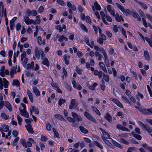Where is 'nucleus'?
Wrapping results in <instances>:
<instances>
[{
  "label": "nucleus",
  "mask_w": 152,
  "mask_h": 152,
  "mask_svg": "<svg viewBox=\"0 0 152 152\" xmlns=\"http://www.w3.org/2000/svg\"><path fill=\"white\" fill-rule=\"evenodd\" d=\"M104 118L109 122H111L112 121V117L109 113H107L104 116Z\"/></svg>",
  "instance_id": "18"
},
{
  "label": "nucleus",
  "mask_w": 152,
  "mask_h": 152,
  "mask_svg": "<svg viewBox=\"0 0 152 152\" xmlns=\"http://www.w3.org/2000/svg\"><path fill=\"white\" fill-rule=\"evenodd\" d=\"M145 39L146 41L150 45V46L152 48V41H151V39L147 37H145Z\"/></svg>",
  "instance_id": "44"
},
{
  "label": "nucleus",
  "mask_w": 152,
  "mask_h": 152,
  "mask_svg": "<svg viewBox=\"0 0 152 152\" xmlns=\"http://www.w3.org/2000/svg\"><path fill=\"white\" fill-rule=\"evenodd\" d=\"M103 79L106 82H108L109 81V77L108 75L104 74L103 76Z\"/></svg>",
  "instance_id": "46"
},
{
  "label": "nucleus",
  "mask_w": 152,
  "mask_h": 152,
  "mask_svg": "<svg viewBox=\"0 0 152 152\" xmlns=\"http://www.w3.org/2000/svg\"><path fill=\"white\" fill-rule=\"evenodd\" d=\"M24 20L27 25L33 23L36 25L40 23L41 19L40 18L37 19L34 21L32 19H30L28 16H24Z\"/></svg>",
  "instance_id": "1"
},
{
  "label": "nucleus",
  "mask_w": 152,
  "mask_h": 152,
  "mask_svg": "<svg viewBox=\"0 0 152 152\" xmlns=\"http://www.w3.org/2000/svg\"><path fill=\"white\" fill-rule=\"evenodd\" d=\"M44 7L42 6H41L39 8L38 10V12L39 13H42L44 11Z\"/></svg>",
  "instance_id": "63"
},
{
  "label": "nucleus",
  "mask_w": 152,
  "mask_h": 152,
  "mask_svg": "<svg viewBox=\"0 0 152 152\" xmlns=\"http://www.w3.org/2000/svg\"><path fill=\"white\" fill-rule=\"evenodd\" d=\"M5 106L10 111H12V108L10 103L7 101H5Z\"/></svg>",
  "instance_id": "22"
},
{
  "label": "nucleus",
  "mask_w": 152,
  "mask_h": 152,
  "mask_svg": "<svg viewBox=\"0 0 152 152\" xmlns=\"http://www.w3.org/2000/svg\"><path fill=\"white\" fill-rule=\"evenodd\" d=\"M80 129L81 132L85 134H87L88 133V131L84 127L80 126L79 127Z\"/></svg>",
  "instance_id": "23"
},
{
  "label": "nucleus",
  "mask_w": 152,
  "mask_h": 152,
  "mask_svg": "<svg viewBox=\"0 0 152 152\" xmlns=\"http://www.w3.org/2000/svg\"><path fill=\"white\" fill-rule=\"evenodd\" d=\"M75 70L78 74L81 75L82 73V70L78 68V66H76Z\"/></svg>",
  "instance_id": "51"
},
{
  "label": "nucleus",
  "mask_w": 152,
  "mask_h": 152,
  "mask_svg": "<svg viewBox=\"0 0 152 152\" xmlns=\"http://www.w3.org/2000/svg\"><path fill=\"white\" fill-rule=\"evenodd\" d=\"M112 29L115 33H117L118 31V27L116 25H113V26Z\"/></svg>",
  "instance_id": "49"
},
{
  "label": "nucleus",
  "mask_w": 152,
  "mask_h": 152,
  "mask_svg": "<svg viewBox=\"0 0 152 152\" xmlns=\"http://www.w3.org/2000/svg\"><path fill=\"white\" fill-rule=\"evenodd\" d=\"M84 41L86 42V44L89 46L91 48H92L93 47L91 46L89 42V39L88 37H85L84 39Z\"/></svg>",
  "instance_id": "34"
},
{
  "label": "nucleus",
  "mask_w": 152,
  "mask_h": 152,
  "mask_svg": "<svg viewBox=\"0 0 152 152\" xmlns=\"http://www.w3.org/2000/svg\"><path fill=\"white\" fill-rule=\"evenodd\" d=\"M99 65L101 69H102L106 73H107V69L106 68L105 66L104 63L102 62H99Z\"/></svg>",
  "instance_id": "15"
},
{
  "label": "nucleus",
  "mask_w": 152,
  "mask_h": 152,
  "mask_svg": "<svg viewBox=\"0 0 152 152\" xmlns=\"http://www.w3.org/2000/svg\"><path fill=\"white\" fill-rule=\"evenodd\" d=\"M98 84L96 83H94L92 85H91L89 87V88L91 90H94L95 89V88L96 86Z\"/></svg>",
  "instance_id": "41"
},
{
  "label": "nucleus",
  "mask_w": 152,
  "mask_h": 152,
  "mask_svg": "<svg viewBox=\"0 0 152 152\" xmlns=\"http://www.w3.org/2000/svg\"><path fill=\"white\" fill-rule=\"evenodd\" d=\"M80 27L83 30L87 32L88 29L83 24H81L80 25Z\"/></svg>",
  "instance_id": "58"
},
{
  "label": "nucleus",
  "mask_w": 152,
  "mask_h": 152,
  "mask_svg": "<svg viewBox=\"0 0 152 152\" xmlns=\"http://www.w3.org/2000/svg\"><path fill=\"white\" fill-rule=\"evenodd\" d=\"M103 56L104 58V62L106 65L108 67H110V64L109 61L108 59L107 58V54L106 53H104Z\"/></svg>",
  "instance_id": "13"
},
{
  "label": "nucleus",
  "mask_w": 152,
  "mask_h": 152,
  "mask_svg": "<svg viewBox=\"0 0 152 152\" xmlns=\"http://www.w3.org/2000/svg\"><path fill=\"white\" fill-rule=\"evenodd\" d=\"M94 6L96 7V9L97 10H100L101 7L98 4L97 2L96 1L94 2Z\"/></svg>",
  "instance_id": "36"
},
{
  "label": "nucleus",
  "mask_w": 152,
  "mask_h": 152,
  "mask_svg": "<svg viewBox=\"0 0 152 152\" xmlns=\"http://www.w3.org/2000/svg\"><path fill=\"white\" fill-rule=\"evenodd\" d=\"M138 122L139 124V126L141 127L142 130H145L148 126L146 124H145L142 122L140 121H138Z\"/></svg>",
  "instance_id": "19"
},
{
  "label": "nucleus",
  "mask_w": 152,
  "mask_h": 152,
  "mask_svg": "<svg viewBox=\"0 0 152 152\" xmlns=\"http://www.w3.org/2000/svg\"><path fill=\"white\" fill-rule=\"evenodd\" d=\"M39 145L41 150H42L45 148V145L42 142H40Z\"/></svg>",
  "instance_id": "62"
},
{
  "label": "nucleus",
  "mask_w": 152,
  "mask_h": 152,
  "mask_svg": "<svg viewBox=\"0 0 152 152\" xmlns=\"http://www.w3.org/2000/svg\"><path fill=\"white\" fill-rule=\"evenodd\" d=\"M43 60L42 62V64L44 65H46L48 67L49 66L50 64L47 58H45Z\"/></svg>",
  "instance_id": "28"
},
{
  "label": "nucleus",
  "mask_w": 152,
  "mask_h": 152,
  "mask_svg": "<svg viewBox=\"0 0 152 152\" xmlns=\"http://www.w3.org/2000/svg\"><path fill=\"white\" fill-rule=\"evenodd\" d=\"M54 117L62 121H66V120L60 114H56L55 115Z\"/></svg>",
  "instance_id": "25"
},
{
  "label": "nucleus",
  "mask_w": 152,
  "mask_h": 152,
  "mask_svg": "<svg viewBox=\"0 0 152 152\" xmlns=\"http://www.w3.org/2000/svg\"><path fill=\"white\" fill-rule=\"evenodd\" d=\"M46 128L49 131H50L51 129V126L49 123H47L46 124Z\"/></svg>",
  "instance_id": "50"
},
{
  "label": "nucleus",
  "mask_w": 152,
  "mask_h": 152,
  "mask_svg": "<svg viewBox=\"0 0 152 152\" xmlns=\"http://www.w3.org/2000/svg\"><path fill=\"white\" fill-rule=\"evenodd\" d=\"M144 54L145 59L147 61H150V58L148 52L147 50H145L144 52Z\"/></svg>",
  "instance_id": "20"
},
{
  "label": "nucleus",
  "mask_w": 152,
  "mask_h": 152,
  "mask_svg": "<svg viewBox=\"0 0 152 152\" xmlns=\"http://www.w3.org/2000/svg\"><path fill=\"white\" fill-rule=\"evenodd\" d=\"M57 2L58 4L62 6L64 5V2L62 0H57Z\"/></svg>",
  "instance_id": "53"
},
{
  "label": "nucleus",
  "mask_w": 152,
  "mask_h": 152,
  "mask_svg": "<svg viewBox=\"0 0 152 152\" xmlns=\"http://www.w3.org/2000/svg\"><path fill=\"white\" fill-rule=\"evenodd\" d=\"M26 52L25 51H23L21 55V61H22L24 58H26Z\"/></svg>",
  "instance_id": "43"
},
{
  "label": "nucleus",
  "mask_w": 152,
  "mask_h": 152,
  "mask_svg": "<svg viewBox=\"0 0 152 152\" xmlns=\"http://www.w3.org/2000/svg\"><path fill=\"white\" fill-rule=\"evenodd\" d=\"M17 68V66H13L11 68L10 70V73L14 74L15 73Z\"/></svg>",
  "instance_id": "38"
},
{
  "label": "nucleus",
  "mask_w": 152,
  "mask_h": 152,
  "mask_svg": "<svg viewBox=\"0 0 152 152\" xmlns=\"http://www.w3.org/2000/svg\"><path fill=\"white\" fill-rule=\"evenodd\" d=\"M1 116L2 118H4L5 120H7L9 117V115H6L4 113H2L1 114Z\"/></svg>",
  "instance_id": "31"
},
{
  "label": "nucleus",
  "mask_w": 152,
  "mask_h": 152,
  "mask_svg": "<svg viewBox=\"0 0 152 152\" xmlns=\"http://www.w3.org/2000/svg\"><path fill=\"white\" fill-rule=\"evenodd\" d=\"M120 141L122 143L126 145H129V142L128 141L125 140L123 138L121 137L119 139Z\"/></svg>",
  "instance_id": "35"
},
{
  "label": "nucleus",
  "mask_w": 152,
  "mask_h": 152,
  "mask_svg": "<svg viewBox=\"0 0 152 152\" xmlns=\"http://www.w3.org/2000/svg\"><path fill=\"white\" fill-rule=\"evenodd\" d=\"M142 113L146 115H151L152 114V108L148 109L143 108Z\"/></svg>",
  "instance_id": "8"
},
{
  "label": "nucleus",
  "mask_w": 152,
  "mask_h": 152,
  "mask_svg": "<svg viewBox=\"0 0 152 152\" xmlns=\"http://www.w3.org/2000/svg\"><path fill=\"white\" fill-rule=\"evenodd\" d=\"M21 105L23 108V109H22L20 107L19 108V110L21 114L25 117L28 118L29 114L26 110V105L23 103H21Z\"/></svg>",
  "instance_id": "2"
},
{
  "label": "nucleus",
  "mask_w": 152,
  "mask_h": 152,
  "mask_svg": "<svg viewBox=\"0 0 152 152\" xmlns=\"http://www.w3.org/2000/svg\"><path fill=\"white\" fill-rule=\"evenodd\" d=\"M71 114L72 116L74 118H77L78 116V115L77 113L73 112H72L71 113Z\"/></svg>",
  "instance_id": "61"
},
{
  "label": "nucleus",
  "mask_w": 152,
  "mask_h": 152,
  "mask_svg": "<svg viewBox=\"0 0 152 152\" xmlns=\"http://www.w3.org/2000/svg\"><path fill=\"white\" fill-rule=\"evenodd\" d=\"M48 140V138L45 136L42 135L41 137V140L42 141H45L46 140Z\"/></svg>",
  "instance_id": "57"
},
{
  "label": "nucleus",
  "mask_w": 152,
  "mask_h": 152,
  "mask_svg": "<svg viewBox=\"0 0 152 152\" xmlns=\"http://www.w3.org/2000/svg\"><path fill=\"white\" fill-rule=\"evenodd\" d=\"M4 10V5L3 2L1 1L0 2V16L2 17L3 16Z\"/></svg>",
  "instance_id": "17"
},
{
  "label": "nucleus",
  "mask_w": 152,
  "mask_h": 152,
  "mask_svg": "<svg viewBox=\"0 0 152 152\" xmlns=\"http://www.w3.org/2000/svg\"><path fill=\"white\" fill-rule=\"evenodd\" d=\"M25 127L28 132L31 134L34 133V132L33 130L31 124H28L25 125Z\"/></svg>",
  "instance_id": "10"
},
{
  "label": "nucleus",
  "mask_w": 152,
  "mask_h": 152,
  "mask_svg": "<svg viewBox=\"0 0 152 152\" xmlns=\"http://www.w3.org/2000/svg\"><path fill=\"white\" fill-rule=\"evenodd\" d=\"M1 129H2V131H3L5 132H7L9 130V127L7 125H3L2 126V127Z\"/></svg>",
  "instance_id": "26"
},
{
  "label": "nucleus",
  "mask_w": 152,
  "mask_h": 152,
  "mask_svg": "<svg viewBox=\"0 0 152 152\" xmlns=\"http://www.w3.org/2000/svg\"><path fill=\"white\" fill-rule=\"evenodd\" d=\"M110 100L113 101L115 104L118 107L123 108V106L122 104L117 99L113 98H110Z\"/></svg>",
  "instance_id": "7"
},
{
  "label": "nucleus",
  "mask_w": 152,
  "mask_h": 152,
  "mask_svg": "<svg viewBox=\"0 0 152 152\" xmlns=\"http://www.w3.org/2000/svg\"><path fill=\"white\" fill-rule=\"evenodd\" d=\"M86 20L87 22L88 23L90 24H91V19L90 17L88 16H87L86 17Z\"/></svg>",
  "instance_id": "55"
},
{
  "label": "nucleus",
  "mask_w": 152,
  "mask_h": 152,
  "mask_svg": "<svg viewBox=\"0 0 152 152\" xmlns=\"http://www.w3.org/2000/svg\"><path fill=\"white\" fill-rule=\"evenodd\" d=\"M12 85H15L17 86H19L20 84L18 80H14L13 81Z\"/></svg>",
  "instance_id": "37"
},
{
  "label": "nucleus",
  "mask_w": 152,
  "mask_h": 152,
  "mask_svg": "<svg viewBox=\"0 0 152 152\" xmlns=\"http://www.w3.org/2000/svg\"><path fill=\"white\" fill-rule=\"evenodd\" d=\"M92 109L96 114L99 115H101V113L100 111L96 107L94 106H92Z\"/></svg>",
  "instance_id": "30"
},
{
  "label": "nucleus",
  "mask_w": 152,
  "mask_h": 152,
  "mask_svg": "<svg viewBox=\"0 0 152 152\" xmlns=\"http://www.w3.org/2000/svg\"><path fill=\"white\" fill-rule=\"evenodd\" d=\"M135 132L137 133L136 134L134 132H131V134L135 138L138 140H140L142 139V137L139 134L141 133V131L140 129L139 128H136L135 129Z\"/></svg>",
  "instance_id": "3"
},
{
  "label": "nucleus",
  "mask_w": 152,
  "mask_h": 152,
  "mask_svg": "<svg viewBox=\"0 0 152 152\" xmlns=\"http://www.w3.org/2000/svg\"><path fill=\"white\" fill-rule=\"evenodd\" d=\"M84 115L88 119L95 123H96V120L89 113L86 111H85L84 113Z\"/></svg>",
  "instance_id": "6"
},
{
  "label": "nucleus",
  "mask_w": 152,
  "mask_h": 152,
  "mask_svg": "<svg viewBox=\"0 0 152 152\" xmlns=\"http://www.w3.org/2000/svg\"><path fill=\"white\" fill-rule=\"evenodd\" d=\"M34 62L33 61H31L30 64L28 63L27 64L26 69H33L34 66Z\"/></svg>",
  "instance_id": "24"
},
{
  "label": "nucleus",
  "mask_w": 152,
  "mask_h": 152,
  "mask_svg": "<svg viewBox=\"0 0 152 152\" xmlns=\"http://www.w3.org/2000/svg\"><path fill=\"white\" fill-rule=\"evenodd\" d=\"M27 94L30 101L31 103H33V98L32 93L31 91L28 89H27Z\"/></svg>",
  "instance_id": "12"
},
{
  "label": "nucleus",
  "mask_w": 152,
  "mask_h": 152,
  "mask_svg": "<svg viewBox=\"0 0 152 152\" xmlns=\"http://www.w3.org/2000/svg\"><path fill=\"white\" fill-rule=\"evenodd\" d=\"M149 133L151 134L152 132V129L151 127H149L148 126L145 129Z\"/></svg>",
  "instance_id": "54"
},
{
  "label": "nucleus",
  "mask_w": 152,
  "mask_h": 152,
  "mask_svg": "<svg viewBox=\"0 0 152 152\" xmlns=\"http://www.w3.org/2000/svg\"><path fill=\"white\" fill-rule=\"evenodd\" d=\"M40 54L41 55V58L42 60L44 59V58L45 56V54L44 53L43 51L41 50H40Z\"/></svg>",
  "instance_id": "56"
},
{
  "label": "nucleus",
  "mask_w": 152,
  "mask_h": 152,
  "mask_svg": "<svg viewBox=\"0 0 152 152\" xmlns=\"http://www.w3.org/2000/svg\"><path fill=\"white\" fill-rule=\"evenodd\" d=\"M33 92L36 96H38L40 95V92L38 89L36 87L33 88Z\"/></svg>",
  "instance_id": "21"
},
{
  "label": "nucleus",
  "mask_w": 152,
  "mask_h": 152,
  "mask_svg": "<svg viewBox=\"0 0 152 152\" xmlns=\"http://www.w3.org/2000/svg\"><path fill=\"white\" fill-rule=\"evenodd\" d=\"M138 3L143 8V9L146 10L147 9L148 7L147 6L146 4L145 3L143 2H138Z\"/></svg>",
  "instance_id": "42"
},
{
  "label": "nucleus",
  "mask_w": 152,
  "mask_h": 152,
  "mask_svg": "<svg viewBox=\"0 0 152 152\" xmlns=\"http://www.w3.org/2000/svg\"><path fill=\"white\" fill-rule=\"evenodd\" d=\"M34 53L37 58L38 59H40V53L39 52V48L37 47L35 48Z\"/></svg>",
  "instance_id": "16"
},
{
  "label": "nucleus",
  "mask_w": 152,
  "mask_h": 152,
  "mask_svg": "<svg viewBox=\"0 0 152 152\" xmlns=\"http://www.w3.org/2000/svg\"><path fill=\"white\" fill-rule=\"evenodd\" d=\"M99 129L102 132L103 136H102V138L103 141H104L107 139H110V134L103 129L101 128H99Z\"/></svg>",
  "instance_id": "5"
},
{
  "label": "nucleus",
  "mask_w": 152,
  "mask_h": 152,
  "mask_svg": "<svg viewBox=\"0 0 152 152\" xmlns=\"http://www.w3.org/2000/svg\"><path fill=\"white\" fill-rule=\"evenodd\" d=\"M116 127L119 130H121L125 132H130V130L129 129L120 124H118Z\"/></svg>",
  "instance_id": "11"
},
{
  "label": "nucleus",
  "mask_w": 152,
  "mask_h": 152,
  "mask_svg": "<svg viewBox=\"0 0 152 152\" xmlns=\"http://www.w3.org/2000/svg\"><path fill=\"white\" fill-rule=\"evenodd\" d=\"M116 4L118 8L123 12L125 15L127 16V14H130V11L129 9H126V10H125L123 6L121 5L118 3H116Z\"/></svg>",
  "instance_id": "4"
},
{
  "label": "nucleus",
  "mask_w": 152,
  "mask_h": 152,
  "mask_svg": "<svg viewBox=\"0 0 152 152\" xmlns=\"http://www.w3.org/2000/svg\"><path fill=\"white\" fill-rule=\"evenodd\" d=\"M104 40L101 38H99L97 39V41L101 45H102L103 43Z\"/></svg>",
  "instance_id": "64"
},
{
  "label": "nucleus",
  "mask_w": 152,
  "mask_h": 152,
  "mask_svg": "<svg viewBox=\"0 0 152 152\" xmlns=\"http://www.w3.org/2000/svg\"><path fill=\"white\" fill-rule=\"evenodd\" d=\"M67 120L69 121L74 123L75 122V120L72 118L70 117H67Z\"/></svg>",
  "instance_id": "47"
},
{
  "label": "nucleus",
  "mask_w": 152,
  "mask_h": 152,
  "mask_svg": "<svg viewBox=\"0 0 152 152\" xmlns=\"http://www.w3.org/2000/svg\"><path fill=\"white\" fill-rule=\"evenodd\" d=\"M94 144L96 146H97L99 148L102 149L103 146L98 141H94L93 142Z\"/></svg>",
  "instance_id": "33"
},
{
  "label": "nucleus",
  "mask_w": 152,
  "mask_h": 152,
  "mask_svg": "<svg viewBox=\"0 0 152 152\" xmlns=\"http://www.w3.org/2000/svg\"><path fill=\"white\" fill-rule=\"evenodd\" d=\"M81 102L83 105V106L86 109L87 107H88V106L87 105L86 103L82 100L81 101Z\"/></svg>",
  "instance_id": "59"
},
{
  "label": "nucleus",
  "mask_w": 152,
  "mask_h": 152,
  "mask_svg": "<svg viewBox=\"0 0 152 152\" xmlns=\"http://www.w3.org/2000/svg\"><path fill=\"white\" fill-rule=\"evenodd\" d=\"M121 98L122 100L126 103H127L129 104H132L131 102H130L128 99L126 97L123 95L121 96Z\"/></svg>",
  "instance_id": "27"
},
{
  "label": "nucleus",
  "mask_w": 152,
  "mask_h": 152,
  "mask_svg": "<svg viewBox=\"0 0 152 152\" xmlns=\"http://www.w3.org/2000/svg\"><path fill=\"white\" fill-rule=\"evenodd\" d=\"M66 100L65 99H64L62 98H60L58 102V104L60 106H61L62 104H64L66 102Z\"/></svg>",
  "instance_id": "32"
},
{
  "label": "nucleus",
  "mask_w": 152,
  "mask_h": 152,
  "mask_svg": "<svg viewBox=\"0 0 152 152\" xmlns=\"http://www.w3.org/2000/svg\"><path fill=\"white\" fill-rule=\"evenodd\" d=\"M77 105L76 104V99H73L71 100L70 103V105L69 106V109H72L75 108V107H76Z\"/></svg>",
  "instance_id": "9"
},
{
  "label": "nucleus",
  "mask_w": 152,
  "mask_h": 152,
  "mask_svg": "<svg viewBox=\"0 0 152 152\" xmlns=\"http://www.w3.org/2000/svg\"><path fill=\"white\" fill-rule=\"evenodd\" d=\"M25 14L26 15L25 16H28V17L29 16L31 15V11L28 9L26 10Z\"/></svg>",
  "instance_id": "39"
},
{
  "label": "nucleus",
  "mask_w": 152,
  "mask_h": 152,
  "mask_svg": "<svg viewBox=\"0 0 152 152\" xmlns=\"http://www.w3.org/2000/svg\"><path fill=\"white\" fill-rule=\"evenodd\" d=\"M56 28L58 30H59V32H61L63 31V28L60 25H57L56 26Z\"/></svg>",
  "instance_id": "60"
},
{
  "label": "nucleus",
  "mask_w": 152,
  "mask_h": 152,
  "mask_svg": "<svg viewBox=\"0 0 152 152\" xmlns=\"http://www.w3.org/2000/svg\"><path fill=\"white\" fill-rule=\"evenodd\" d=\"M94 49L96 51H99V52H102L103 55L104 53H106L104 49L102 47L100 48L96 45L94 46Z\"/></svg>",
  "instance_id": "14"
},
{
  "label": "nucleus",
  "mask_w": 152,
  "mask_h": 152,
  "mask_svg": "<svg viewBox=\"0 0 152 152\" xmlns=\"http://www.w3.org/2000/svg\"><path fill=\"white\" fill-rule=\"evenodd\" d=\"M120 30L121 31L122 33L126 37V38H127V37L126 30L123 27H121L120 28Z\"/></svg>",
  "instance_id": "45"
},
{
  "label": "nucleus",
  "mask_w": 152,
  "mask_h": 152,
  "mask_svg": "<svg viewBox=\"0 0 152 152\" xmlns=\"http://www.w3.org/2000/svg\"><path fill=\"white\" fill-rule=\"evenodd\" d=\"M112 142L114 145L115 146L121 149L123 148V146L120 144L118 143L115 141L113 140L112 141Z\"/></svg>",
  "instance_id": "29"
},
{
  "label": "nucleus",
  "mask_w": 152,
  "mask_h": 152,
  "mask_svg": "<svg viewBox=\"0 0 152 152\" xmlns=\"http://www.w3.org/2000/svg\"><path fill=\"white\" fill-rule=\"evenodd\" d=\"M21 143L24 147L25 148H26L27 147L26 143L24 139H22L21 140Z\"/></svg>",
  "instance_id": "48"
},
{
  "label": "nucleus",
  "mask_w": 152,
  "mask_h": 152,
  "mask_svg": "<svg viewBox=\"0 0 152 152\" xmlns=\"http://www.w3.org/2000/svg\"><path fill=\"white\" fill-rule=\"evenodd\" d=\"M115 16V19L118 22L121 21V18H122L121 16H119L118 13H116Z\"/></svg>",
  "instance_id": "40"
},
{
  "label": "nucleus",
  "mask_w": 152,
  "mask_h": 152,
  "mask_svg": "<svg viewBox=\"0 0 152 152\" xmlns=\"http://www.w3.org/2000/svg\"><path fill=\"white\" fill-rule=\"evenodd\" d=\"M22 61V64L23 66H26V64L27 62L28 59L27 58H24Z\"/></svg>",
  "instance_id": "52"
}]
</instances>
